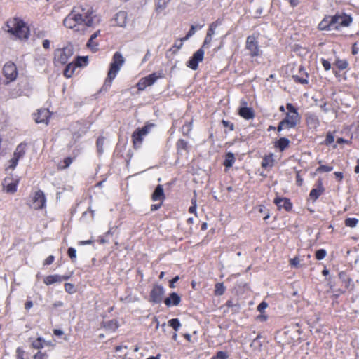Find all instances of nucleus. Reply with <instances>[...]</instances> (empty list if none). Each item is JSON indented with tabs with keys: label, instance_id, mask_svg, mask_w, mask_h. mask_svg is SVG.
<instances>
[{
	"label": "nucleus",
	"instance_id": "4",
	"mask_svg": "<svg viewBox=\"0 0 359 359\" xmlns=\"http://www.w3.org/2000/svg\"><path fill=\"white\" fill-rule=\"evenodd\" d=\"M154 126L152 123L146 124L142 128H137L132 134V141L135 149L141 147L144 137L150 133Z\"/></svg>",
	"mask_w": 359,
	"mask_h": 359
},
{
	"label": "nucleus",
	"instance_id": "60",
	"mask_svg": "<svg viewBox=\"0 0 359 359\" xmlns=\"http://www.w3.org/2000/svg\"><path fill=\"white\" fill-rule=\"evenodd\" d=\"M299 264V259L298 257H294L290 259V264L294 267H297Z\"/></svg>",
	"mask_w": 359,
	"mask_h": 359
},
{
	"label": "nucleus",
	"instance_id": "24",
	"mask_svg": "<svg viewBox=\"0 0 359 359\" xmlns=\"http://www.w3.org/2000/svg\"><path fill=\"white\" fill-rule=\"evenodd\" d=\"M73 63L75 64V67H84L88 64V56H77Z\"/></svg>",
	"mask_w": 359,
	"mask_h": 359
},
{
	"label": "nucleus",
	"instance_id": "17",
	"mask_svg": "<svg viewBox=\"0 0 359 359\" xmlns=\"http://www.w3.org/2000/svg\"><path fill=\"white\" fill-rule=\"evenodd\" d=\"M164 288L162 286H154L151 292V299L155 303H159L163 299Z\"/></svg>",
	"mask_w": 359,
	"mask_h": 359
},
{
	"label": "nucleus",
	"instance_id": "14",
	"mask_svg": "<svg viewBox=\"0 0 359 359\" xmlns=\"http://www.w3.org/2000/svg\"><path fill=\"white\" fill-rule=\"evenodd\" d=\"M204 50L199 48L188 62L187 66L193 70H196L198 67V63L203 60Z\"/></svg>",
	"mask_w": 359,
	"mask_h": 359
},
{
	"label": "nucleus",
	"instance_id": "34",
	"mask_svg": "<svg viewBox=\"0 0 359 359\" xmlns=\"http://www.w3.org/2000/svg\"><path fill=\"white\" fill-rule=\"evenodd\" d=\"M221 24V21L219 20H217L215 22L211 23L208 27L206 35L212 36L215 34V30L216 27Z\"/></svg>",
	"mask_w": 359,
	"mask_h": 359
},
{
	"label": "nucleus",
	"instance_id": "23",
	"mask_svg": "<svg viewBox=\"0 0 359 359\" xmlns=\"http://www.w3.org/2000/svg\"><path fill=\"white\" fill-rule=\"evenodd\" d=\"M180 297L175 292L170 294V297L166 298L164 301L165 304L168 306H177L180 302Z\"/></svg>",
	"mask_w": 359,
	"mask_h": 359
},
{
	"label": "nucleus",
	"instance_id": "39",
	"mask_svg": "<svg viewBox=\"0 0 359 359\" xmlns=\"http://www.w3.org/2000/svg\"><path fill=\"white\" fill-rule=\"evenodd\" d=\"M72 163V158L67 157L64 159V161L58 165L60 169H65L69 166V165Z\"/></svg>",
	"mask_w": 359,
	"mask_h": 359
},
{
	"label": "nucleus",
	"instance_id": "36",
	"mask_svg": "<svg viewBox=\"0 0 359 359\" xmlns=\"http://www.w3.org/2000/svg\"><path fill=\"white\" fill-rule=\"evenodd\" d=\"M87 47L93 52H96L98 50V43L95 41V39L90 37L87 42Z\"/></svg>",
	"mask_w": 359,
	"mask_h": 359
},
{
	"label": "nucleus",
	"instance_id": "63",
	"mask_svg": "<svg viewBox=\"0 0 359 359\" xmlns=\"http://www.w3.org/2000/svg\"><path fill=\"white\" fill-rule=\"evenodd\" d=\"M189 212L196 214V201H192V205L189 209Z\"/></svg>",
	"mask_w": 359,
	"mask_h": 359
},
{
	"label": "nucleus",
	"instance_id": "5",
	"mask_svg": "<svg viewBox=\"0 0 359 359\" xmlns=\"http://www.w3.org/2000/svg\"><path fill=\"white\" fill-rule=\"evenodd\" d=\"M3 74L5 79L0 76V86L2 84L7 85L15 81L18 76V69L15 64L13 62H7L3 67Z\"/></svg>",
	"mask_w": 359,
	"mask_h": 359
},
{
	"label": "nucleus",
	"instance_id": "21",
	"mask_svg": "<svg viewBox=\"0 0 359 359\" xmlns=\"http://www.w3.org/2000/svg\"><path fill=\"white\" fill-rule=\"evenodd\" d=\"M238 114L241 117L247 120L252 118L255 116L252 109L248 107H240Z\"/></svg>",
	"mask_w": 359,
	"mask_h": 359
},
{
	"label": "nucleus",
	"instance_id": "32",
	"mask_svg": "<svg viewBox=\"0 0 359 359\" xmlns=\"http://www.w3.org/2000/svg\"><path fill=\"white\" fill-rule=\"evenodd\" d=\"M323 192V188L321 185H319L318 188L313 189L310 194L309 196L313 201H316Z\"/></svg>",
	"mask_w": 359,
	"mask_h": 359
},
{
	"label": "nucleus",
	"instance_id": "15",
	"mask_svg": "<svg viewBox=\"0 0 359 359\" xmlns=\"http://www.w3.org/2000/svg\"><path fill=\"white\" fill-rule=\"evenodd\" d=\"M336 18L332 19V15H325L318 25V29L320 31H328L333 29V22H336Z\"/></svg>",
	"mask_w": 359,
	"mask_h": 359
},
{
	"label": "nucleus",
	"instance_id": "53",
	"mask_svg": "<svg viewBox=\"0 0 359 359\" xmlns=\"http://www.w3.org/2000/svg\"><path fill=\"white\" fill-rule=\"evenodd\" d=\"M321 64H322L323 67H324L325 70L328 71L331 69V64L326 59L322 58Z\"/></svg>",
	"mask_w": 359,
	"mask_h": 359
},
{
	"label": "nucleus",
	"instance_id": "18",
	"mask_svg": "<svg viewBox=\"0 0 359 359\" xmlns=\"http://www.w3.org/2000/svg\"><path fill=\"white\" fill-rule=\"evenodd\" d=\"M292 78L296 83L306 84L308 83L309 74L301 67L298 74L293 75Z\"/></svg>",
	"mask_w": 359,
	"mask_h": 359
},
{
	"label": "nucleus",
	"instance_id": "50",
	"mask_svg": "<svg viewBox=\"0 0 359 359\" xmlns=\"http://www.w3.org/2000/svg\"><path fill=\"white\" fill-rule=\"evenodd\" d=\"M229 357V355L226 352L224 351H219L216 356L214 357L212 359H227Z\"/></svg>",
	"mask_w": 359,
	"mask_h": 359
},
{
	"label": "nucleus",
	"instance_id": "33",
	"mask_svg": "<svg viewBox=\"0 0 359 359\" xmlns=\"http://www.w3.org/2000/svg\"><path fill=\"white\" fill-rule=\"evenodd\" d=\"M226 291V287L223 283H217L215 284L214 293L216 296L222 295Z\"/></svg>",
	"mask_w": 359,
	"mask_h": 359
},
{
	"label": "nucleus",
	"instance_id": "16",
	"mask_svg": "<svg viewBox=\"0 0 359 359\" xmlns=\"http://www.w3.org/2000/svg\"><path fill=\"white\" fill-rule=\"evenodd\" d=\"M50 116V113L47 109H41L34 115V119L37 123H44L47 125Z\"/></svg>",
	"mask_w": 359,
	"mask_h": 359
},
{
	"label": "nucleus",
	"instance_id": "3",
	"mask_svg": "<svg viewBox=\"0 0 359 359\" xmlns=\"http://www.w3.org/2000/svg\"><path fill=\"white\" fill-rule=\"evenodd\" d=\"M7 31L20 40H27L30 35L29 26L21 19L13 18L6 22Z\"/></svg>",
	"mask_w": 359,
	"mask_h": 359
},
{
	"label": "nucleus",
	"instance_id": "22",
	"mask_svg": "<svg viewBox=\"0 0 359 359\" xmlns=\"http://www.w3.org/2000/svg\"><path fill=\"white\" fill-rule=\"evenodd\" d=\"M306 123L310 128H316L320 124L318 116L313 114H308L306 115Z\"/></svg>",
	"mask_w": 359,
	"mask_h": 359
},
{
	"label": "nucleus",
	"instance_id": "41",
	"mask_svg": "<svg viewBox=\"0 0 359 359\" xmlns=\"http://www.w3.org/2000/svg\"><path fill=\"white\" fill-rule=\"evenodd\" d=\"M183 41H182V39L175 41L174 45L172 46V47L170 49V51H172L174 53L175 52H177L178 50H180L182 48V46L183 45Z\"/></svg>",
	"mask_w": 359,
	"mask_h": 359
},
{
	"label": "nucleus",
	"instance_id": "6",
	"mask_svg": "<svg viewBox=\"0 0 359 359\" xmlns=\"http://www.w3.org/2000/svg\"><path fill=\"white\" fill-rule=\"evenodd\" d=\"M74 55V48L68 45L62 48L57 49L55 52V59L57 62L61 65L67 64Z\"/></svg>",
	"mask_w": 359,
	"mask_h": 359
},
{
	"label": "nucleus",
	"instance_id": "64",
	"mask_svg": "<svg viewBox=\"0 0 359 359\" xmlns=\"http://www.w3.org/2000/svg\"><path fill=\"white\" fill-rule=\"evenodd\" d=\"M42 45H43V47L46 50H48L50 48V42L49 40L45 39V40H43Z\"/></svg>",
	"mask_w": 359,
	"mask_h": 359
},
{
	"label": "nucleus",
	"instance_id": "40",
	"mask_svg": "<svg viewBox=\"0 0 359 359\" xmlns=\"http://www.w3.org/2000/svg\"><path fill=\"white\" fill-rule=\"evenodd\" d=\"M358 220L356 218H347L345 220V225L348 227L353 228L356 226Z\"/></svg>",
	"mask_w": 359,
	"mask_h": 359
},
{
	"label": "nucleus",
	"instance_id": "26",
	"mask_svg": "<svg viewBox=\"0 0 359 359\" xmlns=\"http://www.w3.org/2000/svg\"><path fill=\"white\" fill-rule=\"evenodd\" d=\"M62 282V278L60 275H50L46 276L44 280L43 283L46 285H50L55 283H60Z\"/></svg>",
	"mask_w": 359,
	"mask_h": 359
},
{
	"label": "nucleus",
	"instance_id": "62",
	"mask_svg": "<svg viewBox=\"0 0 359 359\" xmlns=\"http://www.w3.org/2000/svg\"><path fill=\"white\" fill-rule=\"evenodd\" d=\"M287 109L289 110V114H293V113H297L295 108L293 107V105L290 103H288L286 106Z\"/></svg>",
	"mask_w": 359,
	"mask_h": 359
},
{
	"label": "nucleus",
	"instance_id": "13",
	"mask_svg": "<svg viewBox=\"0 0 359 359\" xmlns=\"http://www.w3.org/2000/svg\"><path fill=\"white\" fill-rule=\"evenodd\" d=\"M160 77L156 73H152L145 77L142 78L138 81L137 86L138 90H143L144 88L153 85L156 80Z\"/></svg>",
	"mask_w": 359,
	"mask_h": 359
},
{
	"label": "nucleus",
	"instance_id": "54",
	"mask_svg": "<svg viewBox=\"0 0 359 359\" xmlns=\"http://www.w3.org/2000/svg\"><path fill=\"white\" fill-rule=\"evenodd\" d=\"M334 141V137L331 133H328L326 135L325 143L326 144H330Z\"/></svg>",
	"mask_w": 359,
	"mask_h": 359
},
{
	"label": "nucleus",
	"instance_id": "25",
	"mask_svg": "<svg viewBox=\"0 0 359 359\" xmlns=\"http://www.w3.org/2000/svg\"><path fill=\"white\" fill-rule=\"evenodd\" d=\"M163 198V188L161 185H158L152 194V199L153 201H162Z\"/></svg>",
	"mask_w": 359,
	"mask_h": 359
},
{
	"label": "nucleus",
	"instance_id": "42",
	"mask_svg": "<svg viewBox=\"0 0 359 359\" xmlns=\"http://www.w3.org/2000/svg\"><path fill=\"white\" fill-rule=\"evenodd\" d=\"M105 327L111 330H115L118 327V324L116 320H110L105 323Z\"/></svg>",
	"mask_w": 359,
	"mask_h": 359
},
{
	"label": "nucleus",
	"instance_id": "10",
	"mask_svg": "<svg viewBox=\"0 0 359 359\" xmlns=\"http://www.w3.org/2000/svg\"><path fill=\"white\" fill-rule=\"evenodd\" d=\"M20 182V177L9 176L6 177L3 182L4 189L8 194H14L17 191V186Z\"/></svg>",
	"mask_w": 359,
	"mask_h": 359
},
{
	"label": "nucleus",
	"instance_id": "48",
	"mask_svg": "<svg viewBox=\"0 0 359 359\" xmlns=\"http://www.w3.org/2000/svg\"><path fill=\"white\" fill-rule=\"evenodd\" d=\"M211 42H212V36L206 35L205 40L203 41V43L202 45V47L201 48H202L203 50L204 48H208L209 47V45L211 43Z\"/></svg>",
	"mask_w": 359,
	"mask_h": 359
},
{
	"label": "nucleus",
	"instance_id": "61",
	"mask_svg": "<svg viewBox=\"0 0 359 359\" xmlns=\"http://www.w3.org/2000/svg\"><path fill=\"white\" fill-rule=\"evenodd\" d=\"M54 259H55L54 256H53V255H50V256H48V257L46 259V260H45V262H44V264H45V265H49V264H52V263L53 262Z\"/></svg>",
	"mask_w": 359,
	"mask_h": 359
},
{
	"label": "nucleus",
	"instance_id": "31",
	"mask_svg": "<svg viewBox=\"0 0 359 359\" xmlns=\"http://www.w3.org/2000/svg\"><path fill=\"white\" fill-rule=\"evenodd\" d=\"M25 153V144H20L18 145L15 149V151L13 154V158H17L19 160L20 158H22Z\"/></svg>",
	"mask_w": 359,
	"mask_h": 359
},
{
	"label": "nucleus",
	"instance_id": "27",
	"mask_svg": "<svg viewBox=\"0 0 359 359\" xmlns=\"http://www.w3.org/2000/svg\"><path fill=\"white\" fill-rule=\"evenodd\" d=\"M76 69V67H75V64H74L73 62L68 63L64 69V76L67 78L72 77Z\"/></svg>",
	"mask_w": 359,
	"mask_h": 359
},
{
	"label": "nucleus",
	"instance_id": "58",
	"mask_svg": "<svg viewBox=\"0 0 359 359\" xmlns=\"http://www.w3.org/2000/svg\"><path fill=\"white\" fill-rule=\"evenodd\" d=\"M24 351L21 348H18L16 350V356L18 359H24Z\"/></svg>",
	"mask_w": 359,
	"mask_h": 359
},
{
	"label": "nucleus",
	"instance_id": "47",
	"mask_svg": "<svg viewBox=\"0 0 359 359\" xmlns=\"http://www.w3.org/2000/svg\"><path fill=\"white\" fill-rule=\"evenodd\" d=\"M19 160H18L17 158H13L12 159H11V161H9L10 163V165L6 168V170L7 171H8V170H13L17 164H18V162Z\"/></svg>",
	"mask_w": 359,
	"mask_h": 359
},
{
	"label": "nucleus",
	"instance_id": "29",
	"mask_svg": "<svg viewBox=\"0 0 359 359\" xmlns=\"http://www.w3.org/2000/svg\"><path fill=\"white\" fill-rule=\"evenodd\" d=\"M334 68H333V72H334V69H337L339 70H344L346 69L348 66V63L346 60H339L337 59L334 62Z\"/></svg>",
	"mask_w": 359,
	"mask_h": 359
},
{
	"label": "nucleus",
	"instance_id": "9",
	"mask_svg": "<svg viewBox=\"0 0 359 359\" xmlns=\"http://www.w3.org/2000/svg\"><path fill=\"white\" fill-rule=\"evenodd\" d=\"M299 121V117L298 113L287 114L285 118L280 122L278 126V131L294 128Z\"/></svg>",
	"mask_w": 359,
	"mask_h": 359
},
{
	"label": "nucleus",
	"instance_id": "1",
	"mask_svg": "<svg viewBox=\"0 0 359 359\" xmlns=\"http://www.w3.org/2000/svg\"><path fill=\"white\" fill-rule=\"evenodd\" d=\"M73 10L75 11V14L81 15V20L79 21L81 25L92 27L100 22V17L95 13V11L90 5L86 4L80 5L74 7Z\"/></svg>",
	"mask_w": 359,
	"mask_h": 359
},
{
	"label": "nucleus",
	"instance_id": "46",
	"mask_svg": "<svg viewBox=\"0 0 359 359\" xmlns=\"http://www.w3.org/2000/svg\"><path fill=\"white\" fill-rule=\"evenodd\" d=\"M195 32H196L195 26L191 25L190 27V29L189 30V32H187L186 36L182 38V41H186V40L189 39V37H191L192 35L194 34Z\"/></svg>",
	"mask_w": 359,
	"mask_h": 359
},
{
	"label": "nucleus",
	"instance_id": "52",
	"mask_svg": "<svg viewBox=\"0 0 359 359\" xmlns=\"http://www.w3.org/2000/svg\"><path fill=\"white\" fill-rule=\"evenodd\" d=\"M187 145V142L183 140H178V142L177 143V147L179 150L186 149Z\"/></svg>",
	"mask_w": 359,
	"mask_h": 359
},
{
	"label": "nucleus",
	"instance_id": "12",
	"mask_svg": "<svg viewBox=\"0 0 359 359\" xmlns=\"http://www.w3.org/2000/svg\"><path fill=\"white\" fill-rule=\"evenodd\" d=\"M45 203L46 198L44 194L42 191L39 190L34 193L30 203V206L33 209L38 210L43 208L45 205Z\"/></svg>",
	"mask_w": 359,
	"mask_h": 359
},
{
	"label": "nucleus",
	"instance_id": "20",
	"mask_svg": "<svg viewBox=\"0 0 359 359\" xmlns=\"http://www.w3.org/2000/svg\"><path fill=\"white\" fill-rule=\"evenodd\" d=\"M116 25L119 27H124L127 22V13L126 11L118 12L114 18Z\"/></svg>",
	"mask_w": 359,
	"mask_h": 359
},
{
	"label": "nucleus",
	"instance_id": "8",
	"mask_svg": "<svg viewBox=\"0 0 359 359\" xmlns=\"http://www.w3.org/2000/svg\"><path fill=\"white\" fill-rule=\"evenodd\" d=\"M333 18H336V22L332 23L334 30H339L341 27H348L353 22V18L345 13H337L335 15H332V19Z\"/></svg>",
	"mask_w": 359,
	"mask_h": 359
},
{
	"label": "nucleus",
	"instance_id": "44",
	"mask_svg": "<svg viewBox=\"0 0 359 359\" xmlns=\"http://www.w3.org/2000/svg\"><path fill=\"white\" fill-rule=\"evenodd\" d=\"M332 170H333V167L332 166L321 165L317 169V171L320 172H328L332 171Z\"/></svg>",
	"mask_w": 359,
	"mask_h": 359
},
{
	"label": "nucleus",
	"instance_id": "19",
	"mask_svg": "<svg viewBox=\"0 0 359 359\" xmlns=\"http://www.w3.org/2000/svg\"><path fill=\"white\" fill-rule=\"evenodd\" d=\"M274 203L279 209L284 208L286 210H290L292 208V203L285 198L277 197L274 199Z\"/></svg>",
	"mask_w": 359,
	"mask_h": 359
},
{
	"label": "nucleus",
	"instance_id": "28",
	"mask_svg": "<svg viewBox=\"0 0 359 359\" xmlns=\"http://www.w3.org/2000/svg\"><path fill=\"white\" fill-rule=\"evenodd\" d=\"M262 168L269 170L273 166V158L272 155L265 156L262 162Z\"/></svg>",
	"mask_w": 359,
	"mask_h": 359
},
{
	"label": "nucleus",
	"instance_id": "35",
	"mask_svg": "<svg viewBox=\"0 0 359 359\" xmlns=\"http://www.w3.org/2000/svg\"><path fill=\"white\" fill-rule=\"evenodd\" d=\"M290 141L285 138L282 137L280 138L277 142V147L280 149V151H283L287 146L289 145Z\"/></svg>",
	"mask_w": 359,
	"mask_h": 359
},
{
	"label": "nucleus",
	"instance_id": "59",
	"mask_svg": "<svg viewBox=\"0 0 359 359\" xmlns=\"http://www.w3.org/2000/svg\"><path fill=\"white\" fill-rule=\"evenodd\" d=\"M46 357L47 355L46 353L39 351L34 355V359H46Z\"/></svg>",
	"mask_w": 359,
	"mask_h": 359
},
{
	"label": "nucleus",
	"instance_id": "30",
	"mask_svg": "<svg viewBox=\"0 0 359 359\" xmlns=\"http://www.w3.org/2000/svg\"><path fill=\"white\" fill-rule=\"evenodd\" d=\"M235 162V156L234 154L231 152H228L225 156V160L224 162V165L226 168H231Z\"/></svg>",
	"mask_w": 359,
	"mask_h": 359
},
{
	"label": "nucleus",
	"instance_id": "49",
	"mask_svg": "<svg viewBox=\"0 0 359 359\" xmlns=\"http://www.w3.org/2000/svg\"><path fill=\"white\" fill-rule=\"evenodd\" d=\"M65 291L69 294L75 292L74 285L72 283H65Z\"/></svg>",
	"mask_w": 359,
	"mask_h": 359
},
{
	"label": "nucleus",
	"instance_id": "37",
	"mask_svg": "<svg viewBox=\"0 0 359 359\" xmlns=\"http://www.w3.org/2000/svg\"><path fill=\"white\" fill-rule=\"evenodd\" d=\"M170 0H157L156 4V8L157 11H162L166 8L168 3H169Z\"/></svg>",
	"mask_w": 359,
	"mask_h": 359
},
{
	"label": "nucleus",
	"instance_id": "11",
	"mask_svg": "<svg viewBox=\"0 0 359 359\" xmlns=\"http://www.w3.org/2000/svg\"><path fill=\"white\" fill-rule=\"evenodd\" d=\"M81 20V15L75 14V11L72 9V11L64 19L63 25L68 29H74L77 25H81L79 21Z\"/></svg>",
	"mask_w": 359,
	"mask_h": 359
},
{
	"label": "nucleus",
	"instance_id": "51",
	"mask_svg": "<svg viewBox=\"0 0 359 359\" xmlns=\"http://www.w3.org/2000/svg\"><path fill=\"white\" fill-rule=\"evenodd\" d=\"M192 129V123L191 122L184 124L182 126V131L184 134H188Z\"/></svg>",
	"mask_w": 359,
	"mask_h": 359
},
{
	"label": "nucleus",
	"instance_id": "2",
	"mask_svg": "<svg viewBox=\"0 0 359 359\" xmlns=\"http://www.w3.org/2000/svg\"><path fill=\"white\" fill-rule=\"evenodd\" d=\"M125 63V59L120 52H115L109 64L107 76L101 90H107L111 87L113 80L116 77L121 68Z\"/></svg>",
	"mask_w": 359,
	"mask_h": 359
},
{
	"label": "nucleus",
	"instance_id": "57",
	"mask_svg": "<svg viewBox=\"0 0 359 359\" xmlns=\"http://www.w3.org/2000/svg\"><path fill=\"white\" fill-rule=\"evenodd\" d=\"M104 144V139L103 138H99L97 139V150L100 153H102L103 151V149H102V145Z\"/></svg>",
	"mask_w": 359,
	"mask_h": 359
},
{
	"label": "nucleus",
	"instance_id": "38",
	"mask_svg": "<svg viewBox=\"0 0 359 359\" xmlns=\"http://www.w3.org/2000/svg\"><path fill=\"white\" fill-rule=\"evenodd\" d=\"M170 326L173 327L175 331H177L181 326V323L177 318H173L168 321Z\"/></svg>",
	"mask_w": 359,
	"mask_h": 359
},
{
	"label": "nucleus",
	"instance_id": "7",
	"mask_svg": "<svg viewBox=\"0 0 359 359\" xmlns=\"http://www.w3.org/2000/svg\"><path fill=\"white\" fill-rule=\"evenodd\" d=\"M257 39L258 36L254 34L248 36L246 39L245 48L249 51L251 57H258L262 55V50L259 47Z\"/></svg>",
	"mask_w": 359,
	"mask_h": 359
},
{
	"label": "nucleus",
	"instance_id": "45",
	"mask_svg": "<svg viewBox=\"0 0 359 359\" xmlns=\"http://www.w3.org/2000/svg\"><path fill=\"white\" fill-rule=\"evenodd\" d=\"M326 254H327V252L325 250L320 249V250H317L316 252V259L318 260H321L325 258V257L326 256Z\"/></svg>",
	"mask_w": 359,
	"mask_h": 359
},
{
	"label": "nucleus",
	"instance_id": "55",
	"mask_svg": "<svg viewBox=\"0 0 359 359\" xmlns=\"http://www.w3.org/2000/svg\"><path fill=\"white\" fill-rule=\"evenodd\" d=\"M68 255L72 259H74L76 257V250L74 248H69L68 249Z\"/></svg>",
	"mask_w": 359,
	"mask_h": 359
},
{
	"label": "nucleus",
	"instance_id": "43",
	"mask_svg": "<svg viewBox=\"0 0 359 359\" xmlns=\"http://www.w3.org/2000/svg\"><path fill=\"white\" fill-rule=\"evenodd\" d=\"M32 346L36 349L42 348L43 347L42 339L41 337H39L37 339L34 341L32 342Z\"/></svg>",
	"mask_w": 359,
	"mask_h": 359
},
{
	"label": "nucleus",
	"instance_id": "56",
	"mask_svg": "<svg viewBox=\"0 0 359 359\" xmlns=\"http://www.w3.org/2000/svg\"><path fill=\"white\" fill-rule=\"evenodd\" d=\"M268 304L265 302H262L257 306V310L262 313L267 308Z\"/></svg>",
	"mask_w": 359,
	"mask_h": 359
}]
</instances>
